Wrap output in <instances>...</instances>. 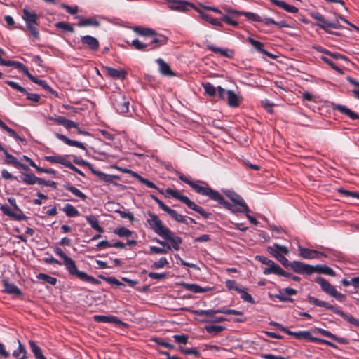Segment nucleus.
<instances>
[{
  "instance_id": "obj_1",
  "label": "nucleus",
  "mask_w": 359,
  "mask_h": 359,
  "mask_svg": "<svg viewBox=\"0 0 359 359\" xmlns=\"http://www.w3.org/2000/svg\"><path fill=\"white\" fill-rule=\"evenodd\" d=\"M217 196L215 198H210L212 201L217 202L222 205L225 209L230 210L233 213L243 212L247 213L250 212L249 207L245 202L244 199L231 190H224V194L233 202V204L229 203L217 191Z\"/></svg>"
},
{
  "instance_id": "obj_2",
  "label": "nucleus",
  "mask_w": 359,
  "mask_h": 359,
  "mask_svg": "<svg viewBox=\"0 0 359 359\" xmlns=\"http://www.w3.org/2000/svg\"><path fill=\"white\" fill-rule=\"evenodd\" d=\"M54 252L63 259V262L62 264L65 266L71 276L76 277L81 281L93 285H99L101 283L98 279L88 275L83 271L78 270L75 262L68 257L60 248H55L54 249Z\"/></svg>"
},
{
  "instance_id": "obj_3",
  "label": "nucleus",
  "mask_w": 359,
  "mask_h": 359,
  "mask_svg": "<svg viewBox=\"0 0 359 359\" xmlns=\"http://www.w3.org/2000/svg\"><path fill=\"white\" fill-rule=\"evenodd\" d=\"M168 39L167 36L156 32L149 38L144 39V41H141L138 39L133 40L131 46L137 50L151 51L165 45L168 42Z\"/></svg>"
},
{
  "instance_id": "obj_4",
  "label": "nucleus",
  "mask_w": 359,
  "mask_h": 359,
  "mask_svg": "<svg viewBox=\"0 0 359 359\" xmlns=\"http://www.w3.org/2000/svg\"><path fill=\"white\" fill-rule=\"evenodd\" d=\"M308 302L313 305L324 307L327 309L332 310L334 313H337L341 316L344 320H346L349 323L353 325L354 326L359 327V320L355 318V317L344 313L343 311L339 309L338 307L334 306L328 302L320 300L313 296L309 295L307 297Z\"/></svg>"
},
{
  "instance_id": "obj_5",
  "label": "nucleus",
  "mask_w": 359,
  "mask_h": 359,
  "mask_svg": "<svg viewBox=\"0 0 359 359\" xmlns=\"http://www.w3.org/2000/svg\"><path fill=\"white\" fill-rule=\"evenodd\" d=\"M22 18L25 22L26 28L32 34L33 39L40 40V33L38 29L39 26V15L34 11L23 8Z\"/></svg>"
},
{
  "instance_id": "obj_6",
  "label": "nucleus",
  "mask_w": 359,
  "mask_h": 359,
  "mask_svg": "<svg viewBox=\"0 0 359 359\" xmlns=\"http://www.w3.org/2000/svg\"><path fill=\"white\" fill-rule=\"evenodd\" d=\"M165 193L171 196L172 197L179 200L182 203L187 205V206L200 214L202 217L205 219L210 218L212 214L206 212L203 208L196 205L194 202L191 201L187 196L181 194L178 191L168 188L165 189Z\"/></svg>"
},
{
  "instance_id": "obj_7",
  "label": "nucleus",
  "mask_w": 359,
  "mask_h": 359,
  "mask_svg": "<svg viewBox=\"0 0 359 359\" xmlns=\"http://www.w3.org/2000/svg\"><path fill=\"white\" fill-rule=\"evenodd\" d=\"M296 271L299 272V274L302 275H311L313 273H318L320 274H325L331 276H335V272L330 267L318 264L316 266H312L308 264H296Z\"/></svg>"
},
{
  "instance_id": "obj_8",
  "label": "nucleus",
  "mask_w": 359,
  "mask_h": 359,
  "mask_svg": "<svg viewBox=\"0 0 359 359\" xmlns=\"http://www.w3.org/2000/svg\"><path fill=\"white\" fill-rule=\"evenodd\" d=\"M179 178L181 181L189 184L196 193L202 196H208L209 198L215 199H216V196H218L216 190H214L210 187H208L205 182L199 181L200 183L205 184V187L200 185L196 182L190 180L187 177L184 176V175H180Z\"/></svg>"
},
{
  "instance_id": "obj_9",
  "label": "nucleus",
  "mask_w": 359,
  "mask_h": 359,
  "mask_svg": "<svg viewBox=\"0 0 359 359\" xmlns=\"http://www.w3.org/2000/svg\"><path fill=\"white\" fill-rule=\"evenodd\" d=\"M112 106L118 114H126L129 111V98L121 91L113 92L110 96Z\"/></svg>"
},
{
  "instance_id": "obj_10",
  "label": "nucleus",
  "mask_w": 359,
  "mask_h": 359,
  "mask_svg": "<svg viewBox=\"0 0 359 359\" xmlns=\"http://www.w3.org/2000/svg\"><path fill=\"white\" fill-rule=\"evenodd\" d=\"M217 94L220 100H226L229 107H238L243 101V97L231 90H226L222 86H217Z\"/></svg>"
},
{
  "instance_id": "obj_11",
  "label": "nucleus",
  "mask_w": 359,
  "mask_h": 359,
  "mask_svg": "<svg viewBox=\"0 0 359 359\" xmlns=\"http://www.w3.org/2000/svg\"><path fill=\"white\" fill-rule=\"evenodd\" d=\"M314 281L320 286L321 290L327 294L341 302L346 300V296L339 292L335 287L324 278L321 276L316 277Z\"/></svg>"
},
{
  "instance_id": "obj_12",
  "label": "nucleus",
  "mask_w": 359,
  "mask_h": 359,
  "mask_svg": "<svg viewBox=\"0 0 359 359\" xmlns=\"http://www.w3.org/2000/svg\"><path fill=\"white\" fill-rule=\"evenodd\" d=\"M288 335L294 337L297 339H305L311 342L320 344H326L328 346H330L334 348H337V346L332 342L327 341L326 339H320L318 337H313L311 335V332L309 330L299 331V332H292L289 330Z\"/></svg>"
},
{
  "instance_id": "obj_13",
  "label": "nucleus",
  "mask_w": 359,
  "mask_h": 359,
  "mask_svg": "<svg viewBox=\"0 0 359 359\" xmlns=\"http://www.w3.org/2000/svg\"><path fill=\"white\" fill-rule=\"evenodd\" d=\"M310 15L317 21L316 25L327 33L333 34L328 30L327 27L339 29H342V26L339 23V22H329L319 12H311Z\"/></svg>"
},
{
  "instance_id": "obj_14",
  "label": "nucleus",
  "mask_w": 359,
  "mask_h": 359,
  "mask_svg": "<svg viewBox=\"0 0 359 359\" xmlns=\"http://www.w3.org/2000/svg\"><path fill=\"white\" fill-rule=\"evenodd\" d=\"M149 218L147 219L150 228L161 238L169 233V228L163 224L162 221L159 217L151 212H149Z\"/></svg>"
},
{
  "instance_id": "obj_15",
  "label": "nucleus",
  "mask_w": 359,
  "mask_h": 359,
  "mask_svg": "<svg viewBox=\"0 0 359 359\" xmlns=\"http://www.w3.org/2000/svg\"><path fill=\"white\" fill-rule=\"evenodd\" d=\"M150 197L158 205L159 208L162 210L167 212L175 221L186 225L188 224V222L184 216L179 214L176 210L171 209L170 207L164 204L163 202L161 201L156 196L151 194Z\"/></svg>"
},
{
  "instance_id": "obj_16",
  "label": "nucleus",
  "mask_w": 359,
  "mask_h": 359,
  "mask_svg": "<svg viewBox=\"0 0 359 359\" xmlns=\"http://www.w3.org/2000/svg\"><path fill=\"white\" fill-rule=\"evenodd\" d=\"M268 252L275 257L285 268L291 269L294 272L299 273L297 271H296V264H304V262L299 261H293L290 262L283 255L280 254L278 252L276 251L273 247H268Z\"/></svg>"
},
{
  "instance_id": "obj_17",
  "label": "nucleus",
  "mask_w": 359,
  "mask_h": 359,
  "mask_svg": "<svg viewBox=\"0 0 359 359\" xmlns=\"http://www.w3.org/2000/svg\"><path fill=\"white\" fill-rule=\"evenodd\" d=\"M298 250L299 255L305 259H322V258L327 257V255L323 252L303 248L300 245L298 247Z\"/></svg>"
},
{
  "instance_id": "obj_18",
  "label": "nucleus",
  "mask_w": 359,
  "mask_h": 359,
  "mask_svg": "<svg viewBox=\"0 0 359 359\" xmlns=\"http://www.w3.org/2000/svg\"><path fill=\"white\" fill-rule=\"evenodd\" d=\"M81 43L83 48L92 52H97L100 48L99 41L95 37L90 35L81 36Z\"/></svg>"
},
{
  "instance_id": "obj_19",
  "label": "nucleus",
  "mask_w": 359,
  "mask_h": 359,
  "mask_svg": "<svg viewBox=\"0 0 359 359\" xmlns=\"http://www.w3.org/2000/svg\"><path fill=\"white\" fill-rule=\"evenodd\" d=\"M255 259L268 266V267L265 268L264 270L263 273L264 275L274 274L279 266V265L273 260L263 256L257 255Z\"/></svg>"
},
{
  "instance_id": "obj_20",
  "label": "nucleus",
  "mask_w": 359,
  "mask_h": 359,
  "mask_svg": "<svg viewBox=\"0 0 359 359\" xmlns=\"http://www.w3.org/2000/svg\"><path fill=\"white\" fill-rule=\"evenodd\" d=\"M94 321L97 323H114L117 325H122L126 327L128 325L121 321L118 317L114 316H102V315H95L93 317Z\"/></svg>"
},
{
  "instance_id": "obj_21",
  "label": "nucleus",
  "mask_w": 359,
  "mask_h": 359,
  "mask_svg": "<svg viewBox=\"0 0 359 359\" xmlns=\"http://www.w3.org/2000/svg\"><path fill=\"white\" fill-rule=\"evenodd\" d=\"M332 109L334 111H337L348 116L351 120L359 119V115L357 113L351 110L349 108L346 107L344 105H341L339 104H333Z\"/></svg>"
},
{
  "instance_id": "obj_22",
  "label": "nucleus",
  "mask_w": 359,
  "mask_h": 359,
  "mask_svg": "<svg viewBox=\"0 0 359 359\" xmlns=\"http://www.w3.org/2000/svg\"><path fill=\"white\" fill-rule=\"evenodd\" d=\"M48 119L55 121L58 125L63 126L67 130L71 128H78V124L76 123L72 120L67 119L64 116H49Z\"/></svg>"
},
{
  "instance_id": "obj_23",
  "label": "nucleus",
  "mask_w": 359,
  "mask_h": 359,
  "mask_svg": "<svg viewBox=\"0 0 359 359\" xmlns=\"http://www.w3.org/2000/svg\"><path fill=\"white\" fill-rule=\"evenodd\" d=\"M4 290L3 292L4 293L8 294H14L16 297H20L22 295V292L20 289H19L15 284L11 283L8 280H2Z\"/></svg>"
},
{
  "instance_id": "obj_24",
  "label": "nucleus",
  "mask_w": 359,
  "mask_h": 359,
  "mask_svg": "<svg viewBox=\"0 0 359 359\" xmlns=\"http://www.w3.org/2000/svg\"><path fill=\"white\" fill-rule=\"evenodd\" d=\"M227 311H229V309L222 307L221 309L211 310H193L191 313L198 316L213 317L216 313L227 314Z\"/></svg>"
},
{
  "instance_id": "obj_25",
  "label": "nucleus",
  "mask_w": 359,
  "mask_h": 359,
  "mask_svg": "<svg viewBox=\"0 0 359 359\" xmlns=\"http://www.w3.org/2000/svg\"><path fill=\"white\" fill-rule=\"evenodd\" d=\"M162 238L170 241L172 247L175 250H180V245L182 243V239L181 237L175 236V233H173L170 229H169V233L164 235Z\"/></svg>"
},
{
  "instance_id": "obj_26",
  "label": "nucleus",
  "mask_w": 359,
  "mask_h": 359,
  "mask_svg": "<svg viewBox=\"0 0 359 359\" xmlns=\"http://www.w3.org/2000/svg\"><path fill=\"white\" fill-rule=\"evenodd\" d=\"M180 285L186 290L190 291L194 293H203L206 292H209L212 290V288L206 287H202L200 285L194 283H187L184 282H182Z\"/></svg>"
},
{
  "instance_id": "obj_27",
  "label": "nucleus",
  "mask_w": 359,
  "mask_h": 359,
  "mask_svg": "<svg viewBox=\"0 0 359 359\" xmlns=\"http://www.w3.org/2000/svg\"><path fill=\"white\" fill-rule=\"evenodd\" d=\"M315 331L317 332L318 333L320 334L323 336L327 337L337 341L338 343H339L341 344H348V341L347 339L343 338V337H339L328 330H324V329L320 328V327H316Z\"/></svg>"
},
{
  "instance_id": "obj_28",
  "label": "nucleus",
  "mask_w": 359,
  "mask_h": 359,
  "mask_svg": "<svg viewBox=\"0 0 359 359\" xmlns=\"http://www.w3.org/2000/svg\"><path fill=\"white\" fill-rule=\"evenodd\" d=\"M0 65L6 67H13L21 72H22L25 75L28 72V69L20 62L15 61V60H5L3 58H0Z\"/></svg>"
},
{
  "instance_id": "obj_29",
  "label": "nucleus",
  "mask_w": 359,
  "mask_h": 359,
  "mask_svg": "<svg viewBox=\"0 0 359 359\" xmlns=\"http://www.w3.org/2000/svg\"><path fill=\"white\" fill-rule=\"evenodd\" d=\"M55 135L57 138H58L60 140L62 141L65 144H66L69 146L76 147L79 149L86 150V147H85L84 144H83L82 142H78L76 140H72L67 137L65 135L58 133H55Z\"/></svg>"
},
{
  "instance_id": "obj_30",
  "label": "nucleus",
  "mask_w": 359,
  "mask_h": 359,
  "mask_svg": "<svg viewBox=\"0 0 359 359\" xmlns=\"http://www.w3.org/2000/svg\"><path fill=\"white\" fill-rule=\"evenodd\" d=\"M107 74L113 79H123L126 78L127 73L122 69H114L111 67H105Z\"/></svg>"
},
{
  "instance_id": "obj_31",
  "label": "nucleus",
  "mask_w": 359,
  "mask_h": 359,
  "mask_svg": "<svg viewBox=\"0 0 359 359\" xmlns=\"http://www.w3.org/2000/svg\"><path fill=\"white\" fill-rule=\"evenodd\" d=\"M156 62L159 66V72L161 74L167 76H173L175 75L171 70L170 65L163 59L158 58Z\"/></svg>"
},
{
  "instance_id": "obj_32",
  "label": "nucleus",
  "mask_w": 359,
  "mask_h": 359,
  "mask_svg": "<svg viewBox=\"0 0 359 359\" xmlns=\"http://www.w3.org/2000/svg\"><path fill=\"white\" fill-rule=\"evenodd\" d=\"M196 11L199 13L200 17L210 23L212 25L217 26V27H222V23L219 21L217 18H214L209 15L208 14L205 13L203 12L199 8L196 7Z\"/></svg>"
},
{
  "instance_id": "obj_33",
  "label": "nucleus",
  "mask_w": 359,
  "mask_h": 359,
  "mask_svg": "<svg viewBox=\"0 0 359 359\" xmlns=\"http://www.w3.org/2000/svg\"><path fill=\"white\" fill-rule=\"evenodd\" d=\"M247 41L259 53H263L267 56H269L270 57H273L272 54H271L270 53H269L268 51L263 48L264 44L262 42L255 40L251 37H248Z\"/></svg>"
},
{
  "instance_id": "obj_34",
  "label": "nucleus",
  "mask_w": 359,
  "mask_h": 359,
  "mask_svg": "<svg viewBox=\"0 0 359 359\" xmlns=\"http://www.w3.org/2000/svg\"><path fill=\"white\" fill-rule=\"evenodd\" d=\"M133 30L138 35L144 36L145 39L149 38L150 36L154 35L156 32L150 28L144 27L142 26H135Z\"/></svg>"
},
{
  "instance_id": "obj_35",
  "label": "nucleus",
  "mask_w": 359,
  "mask_h": 359,
  "mask_svg": "<svg viewBox=\"0 0 359 359\" xmlns=\"http://www.w3.org/2000/svg\"><path fill=\"white\" fill-rule=\"evenodd\" d=\"M26 76L34 83H36L39 86H41L43 89L49 91L51 93H54V90L48 85L46 81L39 79L36 77L34 76L32 74L28 72L27 73Z\"/></svg>"
},
{
  "instance_id": "obj_36",
  "label": "nucleus",
  "mask_w": 359,
  "mask_h": 359,
  "mask_svg": "<svg viewBox=\"0 0 359 359\" xmlns=\"http://www.w3.org/2000/svg\"><path fill=\"white\" fill-rule=\"evenodd\" d=\"M17 343L18 344V348L13 352L12 355L17 359H26L27 351L25 347L19 339H17Z\"/></svg>"
},
{
  "instance_id": "obj_37",
  "label": "nucleus",
  "mask_w": 359,
  "mask_h": 359,
  "mask_svg": "<svg viewBox=\"0 0 359 359\" xmlns=\"http://www.w3.org/2000/svg\"><path fill=\"white\" fill-rule=\"evenodd\" d=\"M0 128L7 132L8 135L13 137L16 140H20L22 142H25V140L21 137L14 130L9 128L1 119H0Z\"/></svg>"
},
{
  "instance_id": "obj_38",
  "label": "nucleus",
  "mask_w": 359,
  "mask_h": 359,
  "mask_svg": "<svg viewBox=\"0 0 359 359\" xmlns=\"http://www.w3.org/2000/svg\"><path fill=\"white\" fill-rule=\"evenodd\" d=\"M44 159L50 163H58L63 165L66 167V165L68 163L69 161H67L65 156H46L44 157Z\"/></svg>"
},
{
  "instance_id": "obj_39",
  "label": "nucleus",
  "mask_w": 359,
  "mask_h": 359,
  "mask_svg": "<svg viewBox=\"0 0 359 359\" xmlns=\"http://www.w3.org/2000/svg\"><path fill=\"white\" fill-rule=\"evenodd\" d=\"M86 221L90 226L98 231L100 233L104 232V229L100 226L99 221L95 215H88L86 217Z\"/></svg>"
},
{
  "instance_id": "obj_40",
  "label": "nucleus",
  "mask_w": 359,
  "mask_h": 359,
  "mask_svg": "<svg viewBox=\"0 0 359 359\" xmlns=\"http://www.w3.org/2000/svg\"><path fill=\"white\" fill-rule=\"evenodd\" d=\"M92 173L98 177L101 181L105 182L107 183H111L114 179L117 178V177L115 175L105 174L101 171L95 170V168H93L92 170Z\"/></svg>"
},
{
  "instance_id": "obj_41",
  "label": "nucleus",
  "mask_w": 359,
  "mask_h": 359,
  "mask_svg": "<svg viewBox=\"0 0 359 359\" xmlns=\"http://www.w3.org/2000/svg\"><path fill=\"white\" fill-rule=\"evenodd\" d=\"M29 344L36 359H46L43 355L41 348L34 341L30 340Z\"/></svg>"
},
{
  "instance_id": "obj_42",
  "label": "nucleus",
  "mask_w": 359,
  "mask_h": 359,
  "mask_svg": "<svg viewBox=\"0 0 359 359\" xmlns=\"http://www.w3.org/2000/svg\"><path fill=\"white\" fill-rule=\"evenodd\" d=\"M63 187L66 190L69 191L74 196L80 198L83 201H85L86 199V198H87V196H86V195L85 194H83L79 189H77L76 187H74L73 185H72L70 184H64Z\"/></svg>"
},
{
  "instance_id": "obj_43",
  "label": "nucleus",
  "mask_w": 359,
  "mask_h": 359,
  "mask_svg": "<svg viewBox=\"0 0 359 359\" xmlns=\"http://www.w3.org/2000/svg\"><path fill=\"white\" fill-rule=\"evenodd\" d=\"M62 211L67 217H74L79 215V210L72 204L67 203L62 208Z\"/></svg>"
},
{
  "instance_id": "obj_44",
  "label": "nucleus",
  "mask_w": 359,
  "mask_h": 359,
  "mask_svg": "<svg viewBox=\"0 0 359 359\" xmlns=\"http://www.w3.org/2000/svg\"><path fill=\"white\" fill-rule=\"evenodd\" d=\"M77 26L79 27L88 26L99 27L100 22L95 18H88L83 19L80 22H79L77 23Z\"/></svg>"
},
{
  "instance_id": "obj_45",
  "label": "nucleus",
  "mask_w": 359,
  "mask_h": 359,
  "mask_svg": "<svg viewBox=\"0 0 359 359\" xmlns=\"http://www.w3.org/2000/svg\"><path fill=\"white\" fill-rule=\"evenodd\" d=\"M264 22L266 25H269L271 24V25H274L277 26L279 28L291 27L285 20L276 22L273 18H269V17H264Z\"/></svg>"
},
{
  "instance_id": "obj_46",
  "label": "nucleus",
  "mask_w": 359,
  "mask_h": 359,
  "mask_svg": "<svg viewBox=\"0 0 359 359\" xmlns=\"http://www.w3.org/2000/svg\"><path fill=\"white\" fill-rule=\"evenodd\" d=\"M36 177L33 173H22L21 181L25 184L33 185L36 183Z\"/></svg>"
},
{
  "instance_id": "obj_47",
  "label": "nucleus",
  "mask_w": 359,
  "mask_h": 359,
  "mask_svg": "<svg viewBox=\"0 0 359 359\" xmlns=\"http://www.w3.org/2000/svg\"><path fill=\"white\" fill-rule=\"evenodd\" d=\"M205 330H206V332L208 333L212 334L213 335H216L218 333L224 331L225 330V327L222 326V325H206L205 327Z\"/></svg>"
},
{
  "instance_id": "obj_48",
  "label": "nucleus",
  "mask_w": 359,
  "mask_h": 359,
  "mask_svg": "<svg viewBox=\"0 0 359 359\" xmlns=\"http://www.w3.org/2000/svg\"><path fill=\"white\" fill-rule=\"evenodd\" d=\"M36 278L39 280H43L45 283H48L52 285H55L57 283V278L53 276H50L46 273H40L36 276Z\"/></svg>"
},
{
  "instance_id": "obj_49",
  "label": "nucleus",
  "mask_w": 359,
  "mask_h": 359,
  "mask_svg": "<svg viewBox=\"0 0 359 359\" xmlns=\"http://www.w3.org/2000/svg\"><path fill=\"white\" fill-rule=\"evenodd\" d=\"M203 87L205 90V93L209 96L213 97L216 95V92L217 91V87L215 88L211 83H203Z\"/></svg>"
},
{
  "instance_id": "obj_50",
  "label": "nucleus",
  "mask_w": 359,
  "mask_h": 359,
  "mask_svg": "<svg viewBox=\"0 0 359 359\" xmlns=\"http://www.w3.org/2000/svg\"><path fill=\"white\" fill-rule=\"evenodd\" d=\"M347 81L350 83H351V84H353V85H354V86H355L357 87V88L353 89L351 90V92L353 93V97L355 99L359 100V81L357 79H354L353 77H351V76H348L347 77Z\"/></svg>"
},
{
  "instance_id": "obj_51",
  "label": "nucleus",
  "mask_w": 359,
  "mask_h": 359,
  "mask_svg": "<svg viewBox=\"0 0 359 359\" xmlns=\"http://www.w3.org/2000/svg\"><path fill=\"white\" fill-rule=\"evenodd\" d=\"M207 48L215 53H220L222 56H224L226 57L230 58L232 57L231 55H229L227 53V50L215 47L212 44H208L207 46Z\"/></svg>"
},
{
  "instance_id": "obj_52",
  "label": "nucleus",
  "mask_w": 359,
  "mask_h": 359,
  "mask_svg": "<svg viewBox=\"0 0 359 359\" xmlns=\"http://www.w3.org/2000/svg\"><path fill=\"white\" fill-rule=\"evenodd\" d=\"M243 15L245 16L250 21L264 22V18L255 13L243 11Z\"/></svg>"
},
{
  "instance_id": "obj_53",
  "label": "nucleus",
  "mask_w": 359,
  "mask_h": 359,
  "mask_svg": "<svg viewBox=\"0 0 359 359\" xmlns=\"http://www.w3.org/2000/svg\"><path fill=\"white\" fill-rule=\"evenodd\" d=\"M238 293L241 294V298L243 301L250 303V304H252L255 303L253 297L251 296V294H250L247 292L245 288L241 287V290L238 291Z\"/></svg>"
},
{
  "instance_id": "obj_54",
  "label": "nucleus",
  "mask_w": 359,
  "mask_h": 359,
  "mask_svg": "<svg viewBox=\"0 0 359 359\" xmlns=\"http://www.w3.org/2000/svg\"><path fill=\"white\" fill-rule=\"evenodd\" d=\"M55 26L56 28L62 29L63 31H65V32H69L71 33L74 32V27L68 22H58L55 25Z\"/></svg>"
},
{
  "instance_id": "obj_55",
  "label": "nucleus",
  "mask_w": 359,
  "mask_h": 359,
  "mask_svg": "<svg viewBox=\"0 0 359 359\" xmlns=\"http://www.w3.org/2000/svg\"><path fill=\"white\" fill-rule=\"evenodd\" d=\"M114 233L120 237H128L132 235V231L124 226L115 229Z\"/></svg>"
},
{
  "instance_id": "obj_56",
  "label": "nucleus",
  "mask_w": 359,
  "mask_h": 359,
  "mask_svg": "<svg viewBox=\"0 0 359 359\" xmlns=\"http://www.w3.org/2000/svg\"><path fill=\"white\" fill-rule=\"evenodd\" d=\"M73 162L76 165H83V166H86V167L88 168L91 172L94 168L93 165L90 163H89L81 158H79L76 156H73Z\"/></svg>"
},
{
  "instance_id": "obj_57",
  "label": "nucleus",
  "mask_w": 359,
  "mask_h": 359,
  "mask_svg": "<svg viewBox=\"0 0 359 359\" xmlns=\"http://www.w3.org/2000/svg\"><path fill=\"white\" fill-rule=\"evenodd\" d=\"M168 264V261L165 257H161L158 261L154 262L151 265L152 269H159L163 268L165 266Z\"/></svg>"
},
{
  "instance_id": "obj_58",
  "label": "nucleus",
  "mask_w": 359,
  "mask_h": 359,
  "mask_svg": "<svg viewBox=\"0 0 359 359\" xmlns=\"http://www.w3.org/2000/svg\"><path fill=\"white\" fill-rule=\"evenodd\" d=\"M205 318L201 320L203 323H222L226 320V318L222 316L215 317V315L213 317H208L204 316Z\"/></svg>"
},
{
  "instance_id": "obj_59",
  "label": "nucleus",
  "mask_w": 359,
  "mask_h": 359,
  "mask_svg": "<svg viewBox=\"0 0 359 359\" xmlns=\"http://www.w3.org/2000/svg\"><path fill=\"white\" fill-rule=\"evenodd\" d=\"M225 286L229 290H235L238 292L241 287L237 284L236 281L233 280H226L225 281Z\"/></svg>"
},
{
  "instance_id": "obj_60",
  "label": "nucleus",
  "mask_w": 359,
  "mask_h": 359,
  "mask_svg": "<svg viewBox=\"0 0 359 359\" xmlns=\"http://www.w3.org/2000/svg\"><path fill=\"white\" fill-rule=\"evenodd\" d=\"M270 297L276 298L283 302H292L294 301L292 298L287 297L285 292L283 293L281 291H280L279 294L270 295Z\"/></svg>"
},
{
  "instance_id": "obj_61",
  "label": "nucleus",
  "mask_w": 359,
  "mask_h": 359,
  "mask_svg": "<svg viewBox=\"0 0 359 359\" xmlns=\"http://www.w3.org/2000/svg\"><path fill=\"white\" fill-rule=\"evenodd\" d=\"M6 84H8L10 87H11L12 88L22 93V94L23 93H27V90L23 88L22 86H21L20 85H19L18 83L16 82H14L13 81H6Z\"/></svg>"
},
{
  "instance_id": "obj_62",
  "label": "nucleus",
  "mask_w": 359,
  "mask_h": 359,
  "mask_svg": "<svg viewBox=\"0 0 359 359\" xmlns=\"http://www.w3.org/2000/svg\"><path fill=\"white\" fill-rule=\"evenodd\" d=\"M175 341L177 344H186L188 341L189 337L187 334H175L172 336Z\"/></svg>"
},
{
  "instance_id": "obj_63",
  "label": "nucleus",
  "mask_w": 359,
  "mask_h": 359,
  "mask_svg": "<svg viewBox=\"0 0 359 359\" xmlns=\"http://www.w3.org/2000/svg\"><path fill=\"white\" fill-rule=\"evenodd\" d=\"M100 278L105 280L109 284L115 285L117 286L124 285L122 283H121L117 278L115 277H105L103 276H100Z\"/></svg>"
},
{
  "instance_id": "obj_64",
  "label": "nucleus",
  "mask_w": 359,
  "mask_h": 359,
  "mask_svg": "<svg viewBox=\"0 0 359 359\" xmlns=\"http://www.w3.org/2000/svg\"><path fill=\"white\" fill-rule=\"evenodd\" d=\"M276 251L278 252L281 255H287L289 250L287 247L280 245V244L275 243L273 248Z\"/></svg>"
}]
</instances>
